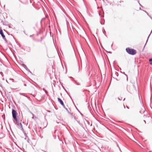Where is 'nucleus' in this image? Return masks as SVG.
<instances>
[{
    "label": "nucleus",
    "instance_id": "1",
    "mask_svg": "<svg viewBox=\"0 0 152 152\" xmlns=\"http://www.w3.org/2000/svg\"><path fill=\"white\" fill-rule=\"evenodd\" d=\"M126 50L128 54L132 55H134L137 53L135 50L133 49H130L129 48H127L126 49Z\"/></svg>",
    "mask_w": 152,
    "mask_h": 152
},
{
    "label": "nucleus",
    "instance_id": "2",
    "mask_svg": "<svg viewBox=\"0 0 152 152\" xmlns=\"http://www.w3.org/2000/svg\"><path fill=\"white\" fill-rule=\"evenodd\" d=\"M12 115L13 118L15 120H17V112L16 111L14 110H12Z\"/></svg>",
    "mask_w": 152,
    "mask_h": 152
},
{
    "label": "nucleus",
    "instance_id": "3",
    "mask_svg": "<svg viewBox=\"0 0 152 152\" xmlns=\"http://www.w3.org/2000/svg\"><path fill=\"white\" fill-rule=\"evenodd\" d=\"M0 34L1 35V36L3 37L4 39L5 40H6V39L5 38V36L4 35V34L3 33V31L2 29H0Z\"/></svg>",
    "mask_w": 152,
    "mask_h": 152
},
{
    "label": "nucleus",
    "instance_id": "4",
    "mask_svg": "<svg viewBox=\"0 0 152 152\" xmlns=\"http://www.w3.org/2000/svg\"><path fill=\"white\" fill-rule=\"evenodd\" d=\"M145 112V109L144 107L143 106H142L141 110H140V112L141 113H143Z\"/></svg>",
    "mask_w": 152,
    "mask_h": 152
},
{
    "label": "nucleus",
    "instance_id": "5",
    "mask_svg": "<svg viewBox=\"0 0 152 152\" xmlns=\"http://www.w3.org/2000/svg\"><path fill=\"white\" fill-rule=\"evenodd\" d=\"M58 101L59 102H60L61 104L64 107V102L61 99L59 98H58Z\"/></svg>",
    "mask_w": 152,
    "mask_h": 152
},
{
    "label": "nucleus",
    "instance_id": "6",
    "mask_svg": "<svg viewBox=\"0 0 152 152\" xmlns=\"http://www.w3.org/2000/svg\"><path fill=\"white\" fill-rule=\"evenodd\" d=\"M1 22L5 26H8L10 25V23L7 22L6 21H1Z\"/></svg>",
    "mask_w": 152,
    "mask_h": 152
},
{
    "label": "nucleus",
    "instance_id": "7",
    "mask_svg": "<svg viewBox=\"0 0 152 152\" xmlns=\"http://www.w3.org/2000/svg\"><path fill=\"white\" fill-rule=\"evenodd\" d=\"M16 121V124L19 126H20L21 127H22V125L21 123H20L18 120L17 119V120H15Z\"/></svg>",
    "mask_w": 152,
    "mask_h": 152
},
{
    "label": "nucleus",
    "instance_id": "8",
    "mask_svg": "<svg viewBox=\"0 0 152 152\" xmlns=\"http://www.w3.org/2000/svg\"><path fill=\"white\" fill-rule=\"evenodd\" d=\"M68 112V113L70 114L72 116V118H73L75 119L77 121V122L79 123L80 122V121H78L77 119H76V118H75V116H73L72 115V113H70V112L68 111H67Z\"/></svg>",
    "mask_w": 152,
    "mask_h": 152
},
{
    "label": "nucleus",
    "instance_id": "9",
    "mask_svg": "<svg viewBox=\"0 0 152 152\" xmlns=\"http://www.w3.org/2000/svg\"><path fill=\"white\" fill-rule=\"evenodd\" d=\"M68 112V113L70 114L72 116V118H73L75 119L77 121V122L79 123L80 122V121H78L77 119H76V118H75V116H73L72 115V113H70V112L68 111H67Z\"/></svg>",
    "mask_w": 152,
    "mask_h": 152
},
{
    "label": "nucleus",
    "instance_id": "10",
    "mask_svg": "<svg viewBox=\"0 0 152 152\" xmlns=\"http://www.w3.org/2000/svg\"><path fill=\"white\" fill-rule=\"evenodd\" d=\"M8 26H9V28H12L14 29H15V27H13V26L10 23V25H9Z\"/></svg>",
    "mask_w": 152,
    "mask_h": 152
},
{
    "label": "nucleus",
    "instance_id": "11",
    "mask_svg": "<svg viewBox=\"0 0 152 152\" xmlns=\"http://www.w3.org/2000/svg\"><path fill=\"white\" fill-rule=\"evenodd\" d=\"M101 21H100L101 24L102 25L104 24V20H101Z\"/></svg>",
    "mask_w": 152,
    "mask_h": 152
},
{
    "label": "nucleus",
    "instance_id": "12",
    "mask_svg": "<svg viewBox=\"0 0 152 152\" xmlns=\"http://www.w3.org/2000/svg\"><path fill=\"white\" fill-rule=\"evenodd\" d=\"M25 139L27 140V141L28 142H29V139L28 137H26V138H25Z\"/></svg>",
    "mask_w": 152,
    "mask_h": 152
},
{
    "label": "nucleus",
    "instance_id": "13",
    "mask_svg": "<svg viewBox=\"0 0 152 152\" xmlns=\"http://www.w3.org/2000/svg\"><path fill=\"white\" fill-rule=\"evenodd\" d=\"M149 61L150 62V64L152 65V59H150L149 60Z\"/></svg>",
    "mask_w": 152,
    "mask_h": 152
},
{
    "label": "nucleus",
    "instance_id": "14",
    "mask_svg": "<svg viewBox=\"0 0 152 152\" xmlns=\"http://www.w3.org/2000/svg\"><path fill=\"white\" fill-rule=\"evenodd\" d=\"M122 98L121 97H118V99L120 101L122 100Z\"/></svg>",
    "mask_w": 152,
    "mask_h": 152
},
{
    "label": "nucleus",
    "instance_id": "15",
    "mask_svg": "<svg viewBox=\"0 0 152 152\" xmlns=\"http://www.w3.org/2000/svg\"><path fill=\"white\" fill-rule=\"evenodd\" d=\"M43 90L45 92V93L47 94V93H48V92L47 91H46L44 88H43Z\"/></svg>",
    "mask_w": 152,
    "mask_h": 152
},
{
    "label": "nucleus",
    "instance_id": "16",
    "mask_svg": "<svg viewBox=\"0 0 152 152\" xmlns=\"http://www.w3.org/2000/svg\"><path fill=\"white\" fill-rule=\"evenodd\" d=\"M64 107L66 110L67 111H68V110L67 109V108H66L65 107V105H64V107Z\"/></svg>",
    "mask_w": 152,
    "mask_h": 152
},
{
    "label": "nucleus",
    "instance_id": "17",
    "mask_svg": "<svg viewBox=\"0 0 152 152\" xmlns=\"http://www.w3.org/2000/svg\"><path fill=\"white\" fill-rule=\"evenodd\" d=\"M20 94L21 95H23V96H26H26L24 94H23V93H20Z\"/></svg>",
    "mask_w": 152,
    "mask_h": 152
},
{
    "label": "nucleus",
    "instance_id": "18",
    "mask_svg": "<svg viewBox=\"0 0 152 152\" xmlns=\"http://www.w3.org/2000/svg\"><path fill=\"white\" fill-rule=\"evenodd\" d=\"M152 31H151V33H150V34H151V32H152ZM150 34H149V36H148V39H147V41H146V42H147V41H148V38H149V37L150 36Z\"/></svg>",
    "mask_w": 152,
    "mask_h": 152
},
{
    "label": "nucleus",
    "instance_id": "19",
    "mask_svg": "<svg viewBox=\"0 0 152 152\" xmlns=\"http://www.w3.org/2000/svg\"><path fill=\"white\" fill-rule=\"evenodd\" d=\"M76 84L77 85H80V84L79 83H78L77 82H76Z\"/></svg>",
    "mask_w": 152,
    "mask_h": 152
},
{
    "label": "nucleus",
    "instance_id": "20",
    "mask_svg": "<svg viewBox=\"0 0 152 152\" xmlns=\"http://www.w3.org/2000/svg\"><path fill=\"white\" fill-rule=\"evenodd\" d=\"M23 66L24 67V68H27L26 66V65H23Z\"/></svg>",
    "mask_w": 152,
    "mask_h": 152
},
{
    "label": "nucleus",
    "instance_id": "21",
    "mask_svg": "<svg viewBox=\"0 0 152 152\" xmlns=\"http://www.w3.org/2000/svg\"><path fill=\"white\" fill-rule=\"evenodd\" d=\"M66 22L67 24V25L68 23H69L68 22V21H67V20H66Z\"/></svg>",
    "mask_w": 152,
    "mask_h": 152
},
{
    "label": "nucleus",
    "instance_id": "22",
    "mask_svg": "<svg viewBox=\"0 0 152 152\" xmlns=\"http://www.w3.org/2000/svg\"><path fill=\"white\" fill-rule=\"evenodd\" d=\"M123 74H124L126 75V76H127V75H126V74H125V72H124V73H123Z\"/></svg>",
    "mask_w": 152,
    "mask_h": 152
},
{
    "label": "nucleus",
    "instance_id": "23",
    "mask_svg": "<svg viewBox=\"0 0 152 152\" xmlns=\"http://www.w3.org/2000/svg\"><path fill=\"white\" fill-rule=\"evenodd\" d=\"M126 107H127L128 109H129V107H128V106H126Z\"/></svg>",
    "mask_w": 152,
    "mask_h": 152
},
{
    "label": "nucleus",
    "instance_id": "24",
    "mask_svg": "<svg viewBox=\"0 0 152 152\" xmlns=\"http://www.w3.org/2000/svg\"><path fill=\"white\" fill-rule=\"evenodd\" d=\"M11 80H12V81H13L14 80L13 79H11Z\"/></svg>",
    "mask_w": 152,
    "mask_h": 152
},
{
    "label": "nucleus",
    "instance_id": "25",
    "mask_svg": "<svg viewBox=\"0 0 152 152\" xmlns=\"http://www.w3.org/2000/svg\"><path fill=\"white\" fill-rule=\"evenodd\" d=\"M32 37V35H31L30 36V37Z\"/></svg>",
    "mask_w": 152,
    "mask_h": 152
},
{
    "label": "nucleus",
    "instance_id": "26",
    "mask_svg": "<svg viewBox=\"0 0 152 152\" xmlns=\"http://www.w3.org/2000/svg\"><path fill=\"white\" fill-rule=\"evenodd\" d=\"M124 108L125 109V107L124 105Z\"/></svg>",
    "mask_w": 152,
    "mask_h": 152
},
{
    "label": "nucleus",
    "instance_id": "27",
    "mask_svg": "<svg viewBox=\"0 0 152 152\" xmlns=\"http://www.w3.org/2000/svg\"><path fill=\"white\" fill-rule=\"evenodd\" d=\"M33 96H34V97H35V96L34 95H33Z\"/></svg>",
    "mask_w": 152,
    "mask_h": 152
},
{
    "label": "nucleus",
    "instance_id": "28",
    "mask_svg": "<svg viewBox=\"0 0 152 152\" xmlns=\"http://www.w3.org/2000/svg\"><path fill=\"white\" fill-rule=\"evenodd\" d=\"M125 100V98H124V99L123 101H124Z\"/></svg>",
    "mask_w": 152,
    "mask_h": 152
},
{
    "label": "nucleus",
    "instance_id": "29",
    "mask_svg": "<svg viewBox=\"0 0 152 152\" xmlns=\"http://www.w3.org/2000/svg\"><path fill=\"white\" fill-rule=\"evenodd\" d=\"M24 86H26V84H24Z\"/></svg>",
    "mask_w": 152,
    "mask_h": 152
},
{
    "label": "nucleus",
    "instance_id": "30",
    "mask_svg": "<svg viewBox=\"0 0 152 152\" xmlns=\"http://www.w3.org/2000/svg\"><path fill=\"white\" fill-rule=\"evenodd\" d=\"M144 121L145 122V123H146L145 121L144 120Z\"/></svg>",
    "mask_w": 152,
    "mask_h": 152
},
{
    "label": "nucleus",
    "instance_id": "31",
    "mask_svg": "<svg viewBox=\"0 0 152 152\" xmlns=\"http://www.w3.org/2000/svg\"><path fill=\"white\" fill-rule=\"evenodd\" d=\"M127 80H128V78H127Z\"/></svg>",
    "mask_w": 152,
    "mask_h": 152
}]
</instances>
